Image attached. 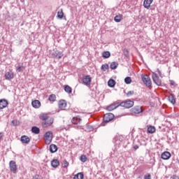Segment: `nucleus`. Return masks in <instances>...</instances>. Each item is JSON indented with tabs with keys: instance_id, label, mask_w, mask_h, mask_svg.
Masks as SVG:
<instances>
[{
	"instance_id": "nucleus-1",
	"label": "nucleus",
	"mask_w": 179,
	"mask_h": 179,
	"mask_svg": "<svg viewBox=\"0 0 179 179\" xmlns=\"http://www.w3.org/2000/svg\"><path fill=\"white\" fill-rule=\"evenodd\" d=\"M157 73H152V78L154 83L157 85V86H162V80L157 76V75H159V76H162V72L160 70L157 69L156 71Z\"/></svg>"
},
{
	"instance_id": "nucleus-2",
	"label": "nucleus",
	"mask_w": 179,
	"mask_h": 179,
	"mask_svg": "<svg viewBox=\"0 0 179 179\" xmlns=\"http://www.w3.org/2000/svg\"><path fill=\"white\" fill-rule=\"evenodd\" d=\"M141 79L145 86H148V87H150V86H152V80H150V77H149V76L146 74H142Z\"/></svg>"
},
{
	"instance_id": "nucleus-3",
	"label": "nucleus",
	"mask_w": 179,
	"mask_h": 179,
	"mask_svg": "<svg viewBox=\"0 0 179 179\" xmlns=\"http://www.w3.org/2000/svg\"><path fill=\"white\" fill-rule=\"evenodd\" d=\"M43 139L46 145H50L52 142V132L47 131L43 136Z\"/></svg>"
},
{
	"instance_id": "nucleus-4",
	"label": "nucleus",
	"mask_w": 179,
	"mask_h": 179,
	"mask_svg": "<svg viewBox=\"0 0 179 179\" xmlns=\"http://www.w3.org/2000/svg\"><path fill=\"white\" fill-rule=\"evenodd\" d=\"M134 102L131 100H127L120 103V107H124V108H131L134 107Z\"/></svg>"
},
{
	"instance_id": "nucleus-5",
	"label": "nucleus",
	"mask_w": 179,
	"mask_h": 179,
	"mask_svg": "<svg viewBox=\"0 0 179 179\" xmlns=\"http://www.w3.org/2000/svg\"><path fill=\"white\" fill-rule=\"evenodd\" d=\"M54 124V118L49 117L48 120L42 122L43 128H48V127H51Z\"/></svg>"
},
{
	"instance_id": "nucleus-6",
	"label": "nucleus",
	"mask_w": 179,
	"mask_h": 179,
	"mask_svg": "<svg viewBox=\"0 0 179 179\" xmlns=\"http://www.w3.org/2000/svg\"><path fill=\"white\" fill-rule=\"evenodd\" d=\"M9 167L10 171H11V173H13L14 174H16L17 171V165L16 164V162L10 161L9 162Z\"/></svg>"
},
{
	"instance_id": "nucleus-7",
	"label": "nucleus",
	"mask_w": 179,
	"mask_h": 179,
	"mask_svg": "<svg viewBox=\"0 0 179 179\" xmlns=\"http://www.w3.org/2000/svg\"><path fill=\"white\" fill-rule=\"evenodd\" d=\"M82 82L85 86L92 85V77L90 76H85L83 77Z\"/></svg>"
},
{
	"instance_id": "nucleus-8",
	"label": "nucleus",
	"mask_w": 179,
	"mask_h": 179,
	"mask_svg": "<svg viewBox=\"0 0 179 179\" xmlns=\"http://www.w3.org/2000/svg\"><path fill=\"white\" fill-rule=\"evenodd\" d=\"M114 120V114L113 113H106L103 115V122H110Z\"/></svg>"
},
{
	"instance_id": "nucleus-9",
	"label": "nucleus",
	"mask_w": 179,
	"mask_h": 179,
	"mask_svg": "<svg viewBox=\"0 0 179 179\" xmlns=\"http://www.w3.org/2000/svg\"><path fill=\"white\" fill-rule=\"evenodd\" d=\"M67 106V102L64 99H61L58 102V107L60 110H66Z\"/></svg>"
},
{
	"instance_id": "nucleus-10",
	"label": "nucleus",
	"mask_w": 179,
	"mask_h": 179,
	"mask_svg": "<svg viewBox=\"0 0 179 179\" xmlns=\"http://www.w3.org/2000/svg\"><path fill=\"white\" fill-rule=\"evenodd\" d=\"M131 113L134 114H141V113H143V109H142V106H136L131 109Z\"/></svg>"
},
{
	"instance_id": "nucleus-11",
	"label": "nucleus",
	"mask_w": 179,
	"mask_h": 179,
	"mask_svg": "<svg viewBox=\"0 0 179 179\" xmlns=\"http://www.w3.org/2000/svg\"><path fill=\"white\" fill-rule=\"evenodd\" d=\"M4 77L6 80H12V79L15 78V74L12 71H10L6 73Z\"/></svg>"
},
{
	"instance_id": "nucleus-12",
	"label": "nucleus",
	"mask_w": 179,
	"mask_h": 179,
	"mask_svg": "<svg viewBox=\"0 0 179 179\" xmlns=\"http://www.w3.org/2000/svg\"><path fill=\"white\" fill-rule=\"evenodd\" d=\"M9 103L6 99H0V110H3L6 107H8Z\"/></svg>"
},
{
	"instance_id": "nucleus-13",
	"label": "nucleus",
	"mask_w": 179,
	"mask_h": 179,
	"mask_svg": "<svg viewBox=\"0 0 179 179\" xmlns=\"http://www.w3.org/2000/svg\"><path fill=\"white\" fill-rule=\"evenodd\" d=\"M117 107H120V103H113L107 107V110L108 111H113L115 108H117Z\"/></svg>"
},
{
	"instance_id": "nucleus-14",
	"label": "nucleus",
	"mask_w": 179,
	"mask_h": 179,
	"mask_svg": "<svg viewBox=\"0 0 179 179\" xmlns=\"http://www.w3.org/2000/svg\"><path fill=\"white\" fill-rule=\"evenodd\" d=\"M171 157V154L169 152L165 151L161 155V158L163 160H169Z\"/></svg>"
},
{
	"instance_id": "nucleus-15",
	"label": "nucleus",
	"mask_w": 179,
	"mask_h": 179,
	"mask_svg": "<svg viewBox=\"0 0 179 179\" xmlns=\"http://www.w3.org/2000/svg\"><path fill=\"white\" fill-rule=\"evenodd\" d=\"M80 121H82V119H80V116L74 117L71 120V122L72 124H74V125H78V124H80Z\"/></svg>"
},
{
	"instance_id": "nucleus-16",
	"label": "nucleus",
	"mask_w": 179,
	"mask_h": 179,
	"mask_svg": "<svg viewBox=\"0 0 179 179\" xmlns=\"http://www.w3.org/2000/svg\"><path fill=\"white\" fill-rule=\"evenodd\" d=\"M152 2H153V0H144L143 1L144 8H145V9H150V5H152Z\"/></svg>"
},
{
	"instance_id": "nucleus-17",
	"label": "nucleus",
	"mask_w": 179,
	"mask_h": 179,
	"mask_svg": "<svg viewBox=\"0 0 179 179\" xmlns=\"http://www.w3.org/2000/svg\"><path fill=\"white\" fill-rule=\"evenodd\" d=\"M31 105L34 108H40V107H41V102H40L38 100H34L32 101Z\"/></svg>"
},
{
	"instance_id": "nucleus-18",
	"label": "nucleus",
	"mask_w": 179,
	"mask_h": 179,
	"mask_svg": "<svg viewBox=\"0 0 179 179\" xmlns=\"http://www.w3.org/2000/svg\"><path fill=\"white\" fill-rule=\"evenodd\" d=\"M20 141L22 143H25V144L30 143V138H29V136L25 135L21 136Z\"/></svg>"
},
{
	"instance_id": "nucleus-19",
	"label": "nucleus",
	"mask_w": 179,
	"mask_h": 179,
	"mask_svg": "<svg viewBox=\"0 0 179 179\" xmlns=\"http://www.w3.org/2000/svg\"><path fill=\"white\" fill-rule=\"evenodd\" d=\"M39 118L40 120H41L43 121V122L44 121H47L48 119L50 118V116L48 115V114L47 113H41L40 115H39Z\"/></svg>"
},
{
	"instance_id": "nucleus-20",
	"label": "nucleus",
	"mask_w": 179,
	"mask_h": 179,
	"mask_svg": "<svg viewBox=\"0 0 179 179\" xmlns=\"http://www.w3.org/2000/svg\"><path fill=\"white\" fill-rule=\"evenodd\" d=\"M58 150V147L55 144H52L50 145V152L51 153H55Z\"/></svg>"
},
{
	"instance_id": "nucleus-21",
	"label": "nucleus",
	"mask_w": 179,
	"mask_h": 179,
	"mask_svg": "<svg viewBox=\"0 0 179 179\" xmlns=\"http://www.w3.org/2000/svg\"><path fill=\"white\" fill-rule=\"evenodd\" d=\"M51 165H52V167H53L54 169H57V167L59 166V161H58V159H53L51 162Z\"/></svg>"
},
{
	"instance_id": "nucleus-22",
	"label": "nucleus",
	"mask_w": 179,
	"mask_h": 179,
	"mask_svg": "<svg viewBox=\"0 0 179 179\" xmlns=\"http://www.w3.org/2000/svg\"><path fill=\"white\" fill-rule=\"evenodd\" d=\"M147 131L148 134H155L156 132V127L154 126H150L148 127Z\"/></svg>"
},
{
	"instance_id": "nucleus-23",
	"label": "nucleus",
	"mask_w": 179,
	"mask_h": 179,
	"mask_svg": "<svg viewBox=\"0 0 179 179\" xmlns=\"http://www.w3.org/2000/svg\"><path fill=\"white\" fill-rule=\"evenodd\" d=\"M48 100L50 101V103H54L57 100V96L54 94H52L49 96Z\"/></svg>"
},
{
	"instance_id": "nucleus-24",
	"label": "nucleus",
	"mask_w": 179,
	"mask_h": 179,
	"mask_svg": "<svg viewBox=\"0 0 179 179\" xmlns=\"http://www.w3.org/2000/svg\"><path fill=\"white\" fill-rule=\"evenodd\" d=\"M122 17H123L122 15L119 14L115 17L114 20L117 23H120V22H121V20H122Z\"/></svg>"
},
{
	"instance_id": "nucleus-25",
	"label": "nucleus",
	"mask_w": 179,
	"mask_h": 179,
	"mask_svg": "<svg viewBox=\"0 0 179 179\" xmlns=\"http://www.w3.org/2000/svg\"><path fill=\"white\" fill-rule=\"evenodd\" d=\"M62 167L63 169H66V170H68V167H69V162L66 161V159H64L62 164Z\"/></svg>"
},
{
	"instance_id": "nucleus-26",
	"label": "nucleus",
	"mask_w": 179,
	"mask_h": 179,
	"mask_svg": "<svg viewBox=\"0 0 179 179\" xmlns=\"http://www.w3.org/2000/svg\"><path fill=\"white\" fill-rule=\"evenodd\" d=\"M84 177L83 173H78L74 176L73 179H83Z\"/></svg>"
},
{
	"instance_id": "nucleus-27",
	"label": "nucleus",
	"mask_w": 179,
	"mask_h": 179,
	"mask_svg": "<svg viewBox=\"0 0 179 179\" xmlns=\"http://www.w3.org/2000/svg\"><path fill=\"white\" fill-rule=\"evenodd\" d=\"M169 101L171 103V104H176V98H174V96L173 94H171L169 96Z\"/></svg>"
},
{
	"instance_id": "nucleus-28",
	"label": "nucleus",
	"mask_w": 179,
	"mask_h": 179,
	"mask_svg": "<svg viewBox=\"0 0 179 179\" xmlns=\"http://www.w3.org/2000/svg\"><path fill=\"white\" fill-rule=\"evenodd\" d=\"M64 91L66 92V93L71 94V93H72V87H71L69 85H66L64 87Z\"/></svg>"
},
{
	"instance_id": "nucleus-29",
	"label": "nucleus",
	"mask_w": 179,
	"mask_h": 179,
	"mask_svg": "<svg viewBox=\"0 0 179 179\" xmlns=\"http://www.w3.org/2000/svg\"><path fill=\"white\" fill-rule=\"evenodd\" d=\"M31 132H33V134H36V135H38V134H40V129L37 127H33L31 128Z\"/></svg>"
},
{
	"instance_id": "nucleus-30",
	"label": "nucleus",
	"mask_w": 179,
	"mask_h": 179,
	"mask_svg": "<svg viewBox=\"0 0 179 179\" xmlns=\"http://www.w3.org/2000/svg\"><path fill=\"white\" fill-rule=\"evenodd\" d=\"M108 85L109 87H114L115 86V80L110 79L108 81Z\"/></svg>"
},
{
	"instance_id": "nucleus-31",
	"label": "nucleus",
	"mask_w": 179,
	"mask_h": 179,
	"mask_svg": "<svg viewBox=\"0 0 179 179\" xmlns=\"http://www.w3.org/2000/svg\"><path fill=\"white\" fill-rule=\"evenodd\" d=\"M103 58H110L111 57V53L108 51H105L102 53Z\"/></svg>"
},
{
	"instance_id": "nucleus-32",
	"label": "nucleus",
	"mask_w": 179,
	"mask_h": 179,
	"mask_svg": "<svg viewBox=\"0 0 179 179\" xmlns=\"http://www.w3.org/2000/svg\"><path fill=\"white\" fill-rule=\"evenodd\" d=\"M118 68V63L113 62L110 64V69H117Z\"/></svg>"
},
{
	"instance_id": "nucleus-33",
	"label": "nucleus",
	"mask_w": 179,
	"mask_h": 179,
	"mask_svg": "<svg viewBox=\"0 0 179 179\" xmlns=\"http://www.w3.org/2000/svg\"><path fill=\"white\" fill-rule=\"evenodd\" d=\"M57 17L59 19H62L64 17V11L62 10V9L57 12Z\"/></svg>"
},
{
	"instance_id": "nucleus-34",
	"label": "nucleus",
	"mask_w": 179,
	"mask_h": 179,
	"mask_svg": "<svg viewBox=\"0 0 179 179\" xmlns=\"http://www.w3.org/2000/svg\"><path fill=\"white\" fill-rule=\"evenodd\" d=\"M80 160L83 163H86V162H87V157H86L85 155H83L80 156Z\"/></svg>"
},
{
	"instance_id": "nucleus-35",
	"label": "nucleus",
	"mask_w": 179,
	"mask_h": 179,
	"mask_svg": "<svg viewBox=\"0 0 179 179\" xmlns=\"http://www.w3.org/2000/svg\"><path fill=\"white\" fill-rule=\"evenodd\" d=\"M24 69H25L24 66H19L17 67L16 71L17 72H23Z\"/></svg>"
},
{
	"instance_id": "nucleus-36",
	"label": "nucleus",
	"mask_w": 179,
	"mask_h": 179,
	"mask_svg": "<svg viewBox=\"0 0 179 179\" xmlns=\"http://www.w3.org/2000/svg\"><path fill=\"white\" fill-rule=\"evenodd\" d=\"M124 82L127 85H129L132 82V80L131 79V77H127L124 78Z\"/></svg>"
},
{
	"instance_id": "nucleus-37",
	"label": "nucleus",
	"mask_w": 179,
	"mask_h": 179,
	"mask_svg": "<svg viewBox=\"0 0 179 179\" xmlns=\"http://www.w3.org/2000/svg\"><path fill=\"white\" fill-rule=\"evenodd\" d=\"M101 69H102V71L106 72V71H107L108 69V64H103L101 66Z\"/></svg>"
},
{
	"instance_id": "nucleus-38",
	"label": "nucleus",
	"mask_w": 179,
	"mask_h": 179,
	"mask_svg": "<svg viewBox=\"0 0 179 179\" xmlns=\"http://www.w3.org/2000/svg\"><path fill=\"white\" fill-rule=\"evenodd\" d=\"M144 179H152V176H150V173H147L144 176Z\"/></svg>"
},
{
	"instance_id": "nucleus-39",
	"label": "nucleus",
	"mask_w": 179,
	"mask_h": 179,
	"mask_svg": "<svg viewBox=\"0 0 179 179\" xmlns=\"http://www.w3.org/2000/svg\"><path fill=\"white\" fill-rule=\"evenodd\" d=\"M132 94H134V91H129L128 92L126 95L127 96V97H131V96H132Z\"/></svg>"
},
{
	"instance_id": "nucleus-40",
	"label": "nucleus",
	"mask_w": 179,
	"mask_h": 179,
	"mask_svg": "<svg viewBox=\"0 0 179 179\" xmlns=\"http://www.w3.org/2000/svg\"><path fill=\"white\" fill-rule=\"evenodd\" d=\"M123 52H124V55H128V53H129V52L128 51V49H124V50H123Z\"/></svg>"
},
{
	"instance_id": "nucleus-41",
	"label": "nucleus",
	"mask_w": 179,
	"mask_h": 179,
	"mask_svg": "<svg viewBox=\"0 0 179 179\" xmlns=\"http://www.w3.org/2000/svg\"><path fill=\"white\" fill-rule=\"evenodd\" d=\"M170 85L171 86H175L176 85V82L174 80H170Z\"/></svg>"
},
{
	"instance_id": "nucleus-42",
	"label": "nucleus",
	"mask_w": 179,
	"mask_h": 179,
	"mask_svg": "<svg viewBox=\"0 0 179 179\" xmlns=\"http://www.w3.org/2000/svg\"><path fill=\"white\" fill-rule=\"evenodd\" d=\"M134 150H138V149H139V146L138 145H134Z\"/></svg>"
},
{
	"instance_id": "nucleus-43",
	"label": "nucleus",
	"mask_w": 179,
	"mask_h": 179,
	"mask_svg": "<svg viewBox=\"0 0 179 179\" xmlns=\"http://www.w3.org/2000/svg\"><path fill=\"white\" fill-rule=\"evenodd\" d=\"M55 57L57 58V59H61V58H62V56L57 55Z\"/></svg>"
},
{
	"instance_id": "nucleus-44",
	"label": "nucleus",
	"mask_w": 179,
	"mask_h": 179,
	"mask_svg": "<svg viewBox=\"0 0 179 179\" xmlns=\"http://www.w3.org/2000/svg\"><path fill=\"white\" fill-rule=\"evenodd\" d=\"M3 138V134L2 133H0V141Z\"/></svg>"
},
{
	"instance_id": "nucleus-45",
	"label": "nucleus",
	"mask_w": 179,
	"mask_h": 179,
	"mask_svg": "<svg viewBox=\"0 0 179 179\" xmlns=\"http://www.w3.org/2000/svg\"><path fill=\"white\" fill-rule=\"evenodd\" d=\"M5 1H9V0H5Z\"/></svg>"
}]
</instances>
